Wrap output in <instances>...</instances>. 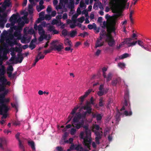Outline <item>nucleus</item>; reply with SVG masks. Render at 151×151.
<instances>
[{"instance_id": "f257e3e1", "label": "nucleus", "mask_w": 151, "mask_h": 151, "mask_svg": "<svg viewBox=\"0 0 151 151\" xmlns=\"http://www.w3.org/2000/svg\"><path fill=\"white\" fill-rule=\"evenodd\" d=\"M83 127L85 129V133L86 136L84 137V132H81L79 137L80 138L83 140V143L86 146L87 148L90 149V145H91L92 139L91 137V130L88 129V126L85 125L83 126Z\"/></svg>"}, {"instance_id": "f03ea898", "label": "nucleus", "mask_w": 151, "mask_h": 151, "mask_svg": "<svg viewBox=\"0 0 151 151\" xmlns=\"http://www.w3.org/2000/svg\"><path fill=\"white\" fill-rule=\"evenodd\" d=\"M100 128V127L98 125L95 124L93 126V131L96 136L95 141L98 145L100 144L99 140L101 138L103 135V132L101 131H99Z\"/></svg>"}, {"instance_id": "7ed1b4c3", "label": "nucleus", "mask_w": 151, "mask_h": 151, "mask_svg": "<svg viewBox=\"0 0 151 151\" xmlns=\"http://www.w3.org/2000/svg\"><path fill=\"white\" fill-rule=\"evenodd\" d=\"M80 119V118L78 117V114L76 113V115L73 118L72 122V126L77 129H79L83 127L84 124V121L83 119L79 121Z\"/></svg>"}, {"instance_id": "20e7f679", "label": "nucleus", "mask_w": 151, "mask_h": 151, "mask_svg": "<svg viewBox=\"0 0 151 151\" xmlns=\"http://www.w3.org/2000/svg\"><path fill=\"white\" fill-rule=\"evenodd\" d=\"M106 41L107 42L108 45L111 47H112L115 44V42L111 34H108L106 35Z\"/></svg>"}, {"instance_id": "39448f33", "label": "nucleus", "mask_w": 151, "mask_h": 151, "mask_svg": "<svg viewBox=\"0 0 151 151\" xmlns=\"http://www.w3.org/2000/svg\"><path fill=\"white\" fill-rule=\"evenodd\" d=\"M7 79L4 76L0 77V92L4 91L5 90V86L6 85H9V82L6 84Z\"/></svg>"}, {"instance_id": "423d86ee", "label": "nucleus", "mask_w": 151, "mask_h": 151, "mask_svg": "<svg viewBox=\"0 0 151 151\" xmlns=\"http://www.w3.org/2000/svg\"><path fill=\"white\" fill-rule=\"evenodd\" d=\"M116 22L114 21L112 22L111 26L107 27V31L108 32V34H111L112 32H115L116 30Z\"/></svg>"}, {"instance_id": "0eeeda50", "label": "nucleus", "mask_w": 151, "mask_h": 151, "mask_svg": "<svg viewBox=\"0 0 151 151\" xmlns=\"http://www.w3.org/2000/svg\"><path fill=\"white\" fill-rule=\"evenodd\" d=\"M64 48L63 44L58 45L55 44L52 45V48L53 50H57L58 52L60 51Z\"/></svg>"}, {"instance_id": "6e6552de", "label": "nucleus", "mask_w": 151, "mask_h": 151, "mask_svg": "<svg viewBox=\"0 0 151 151\" xmlns=\"http://www.w3.org/2000/svg\"><path fill=\"white\" fill-rule=\"evenodd\" d=\"M90 103L87 102V104L86 106H83L82 108L83 109L85 110H86V111L88 113V114H90L92 113V109L91 106L89 105Z\"/></svg>"}, {"instance_id": "1a4fd4ad", "label": "nucleus", "mask_w": 151, "mask_h": 151, "mask_svg": "<svg viewBox=\"0 0 151 151\" xmlns=\"http://www.w3.org/2000/svg\"><path fill=\"white\" fill-rule=\"evenodd\" d=\"M102 39V37L100 36L99 38L97 39L96 43H95V48H97L98 47H101L104 44V42H101Z\"/></svg>"}, {"instance_id": "9d476101", "label": "nucleus", "mask_w": 151, "mask_h": 151, "mask_svg": "<svg viewBox=\"0 0 151 151\" xmlns=\"http://www.w3.org/2000/svg\"><path fill=\"white\" fill-rule=\"evenodd\" d=\"M91 91V89H88L87 91L85 92L83 96H81L80 97V101H81L80 103L81 105L82 104L84 100V99L88 96Z\"/></svg>"}, {"instance_id": "9b49d317", "label": "nucleus", "mask_w": 151, "mask_h": 151, "mask_svg": "<svg viewBox=\"0 0 151 151\" xmlns=\"http://www.w3.org/2000/svg\"><path fill=\"white\" fill-rule=\"evenodd\" d=\"M0 109L3 112V111L5 113H6L9 110L8 106L5 104H2L0 106Z\"/></svg>"}, {"instance_id": "f8f14e48", "label": "nucleus", "mask_w": 151, "mask_h": 151, "mask_svg": "<svg viewBox=\"0 0 151 151\" xmlns=\"http://www.w3.org/2000/svg\"><path fill=\"white\" fill-rule=\"evenodd\" d=\"M17 19V16L15 14H13L9 19V21L11 22L12 25L14 26L15 24V21Z\"/></svg>"}, {"instance_id": "ddd939ff", "label": "nucleus", "mask_w": 151, "mask_h": 151, "mask_svg": "<svg viewBox=\"0 0 151 151\" xmlns=\"http://www.w3.org/2000/svg\"><path fill=\"white\" fill-rule=\"evenodd\" d=\"M77 113L78 114V117L83 120L85 119L86 114H88V113L86 111L83 112L82 114H81L80 112H77Z\"/></svg>"}, {"instance_id": "4468645a", "label": "nucleus", "mask_w": 151, "mask_h": 151, "mask_svg": "<svg viewBox=\"0 0 151 151\" xmlns=\"http://www.w3.org/2000/svg\"><path fill=\"white\" fill-rule=\"evenodd\" d=\"M23 59V57L22 56V55L21 54V53H20V54L18 55V58H16V62L15 63H21Z\"/></svg>"}, {"instance_id": "2eb2a0df", "label": "nucleus", "mask_w": 151, "mask_h": 151, "mask_svg": "<svg viewBox=\"0 0 151 151\" xmlns=\"http://www.w3.org/2000/svg\"><path fill=\"white\" fill-rule=\"evenodd\" d=\"M133 39L132 38H127L124 41H123L122 43H123V44H127V45H129L132 42Z\"/></svg>"}, {"instance_id": "dca6fc26", "label": "nucleus", "mask_w": 151, "mask_h": 151, "mask_svg": "<svg viewBox=\"0 0 151 151\" xmlns=\"http://www.w3.org/2000/svg\"><path fill=\"white\" fill-rule=\"evenodd\" d=\"M14 35L15 37H18V39H20L21 37V34L20 31L15 30L14 33Z\"/></svg>"}, {"instance_id": "f3484780", "label": "nucleus", "mask_w": 151, "mask_h": 151, "mask_svg": "<svg viewBox=\"0 0 151 151\" xmlns=\"http://www.w3.org/2000/svg\"><path fill=\"white\" fill-rule=\"evenodd\" d=\"M129 109V113L127 111H125L124 112V114L126 116H131L132 114V112L130 109V104L128 106Z\"/></svg>"}, {"instance_id": "a211bd4d", "label": "nucleus", "mask_w": 151, "mask_h": 151, "mask_svg": "<svg viewBox=\"0 0 151 151\" xmlns=\"http://www.w3.org/2000/svg\"><path fill=\"white\" fill-rule=\"evenodd\" d=\"M9 100L8 99H5V98H0V104H5L4 103H9Z\"/></svg>"}, {"instance_id": "6ab92c4d", "label": "nucleus", "mask_w": 151, "mask_h": 151, "mask_svg": "<svg viewBox=\"0 0 151 151\" xmlns=\"http://www.w3.org/2000/svg\"><path fill=\"white\" fill-rule=\"evenodd\" d=\"M121 2V0H111L110 3L112 5L118 4Z\"/></svg>"}, {"instance_id": "aec40b11", "label": "nucleus", "mask_w": 151, "mask_h": 151, "mask_svg": "<svg viewBox=\"0 0 151 151\" xmlns=\"http://www.w3.org/2000/svg\"><path fill=\"white\" fill-rule=\"evenodd\" d=\"M6 41L7 43H8L9 45H10L11 46H13L14 44L17 45V42L16 40L13 42L7 39L6 40Z\"/></svg>"}, {"instance_id": "412c9836", "label": "nucleus", "mask_w": 151, "mask_h": 151, "mask_svg": "<svg viewBox=\"0 0 151 151\" xmlns=\"http://www.w3.org/2000/svg\"><path fill=\"white\" fill-rule=\"evenodd\" d=\"M28 145L30 146L33 150H35V143L33 141H28Z\"/></svg>"}, {"instance_id": "4be33fe9", "label": "nucleus", "mask_w": 151, "mask_h": 151, "mask_svg": "<svg viewBox=\"0 0 151 151\" xmlns=\"http://www.w3.org/2000/svg\"><path fill=\"white\" fill-rule=\"evenodd\" d=\"M42 24H39L38 26V31L40 32L41 31H42V33L43 34L45 33V30L43 29L42 26Z\"/></svg>"}, {"instance_id": "5701e85b", "label": "nucleus", "mask_w": 151, "mask_h": 151, "mask_svg": "<svg viewBox=\"0 0 151 151\" xmlns=\"http://www.w3.org/2000/svg\"><path fill=\"white\" fill-rule=\"evenodd\" d=\"M64 43L66 45H69L70 46H72L71 41L68 38L66 39Z\"/></svg>"}, {"instance_id": "b1692460", "label": "nucleus", "mask_w": 151, "mask_h": 151, "mask_svg": "<svg viewBox=\"0 0 151 151\" xmlns=\"http://www.w3.org/2000/svg\"><path fill=\"white\" fill-rule=\"evenodd\" d=\"M13 28L15 30L18 31H19L21 32L22 31V27L19 26H13Z\"/></svg>"}, {"instance_id": "393cba45", "label": "nucleus", "mask_w": 151, "mask_h": 151, "mask_svg": "<svg viewBox=\"0 0 151 151\" xmlns=\"http://www.w3.org/2000/svg\"><path fill=\"white\" fill-rule=\"evenodd\" d=\"M6 143V141L5 139H1L0 140V147L3 149V145L5 144Z\"/></svg>"}, {"instance_id": "a878e982", "label": "nucleus", "mask_w": 151, "mask_h": 151, "mask_svg": "<svg viewBox=\"0 0 151 151\" xmlns=\"http://www.w3.org/2000/svg\"><path fill=\"white\" fill-rule=\"evenodd\" d=\"M93 117H96V119L97 121H100L101 119L102 116L100 114H98L97 115L94 114L93 116Z\"/></svg>"}, {"instance_id": "bb28decb", "label": "nucleus", "mask_w": 151, "mask_h": 151, "mask_svg": "<svg viewBox=\"0 0 151 151\" xmlns=\"http://www.w3.org/2000/svg\"><path fill=\"white\" fill-rule=\"evenodd\" d=\"M40 35V37L39 39V40L40 41H42L43 40L44 38L46 39L47 38V36L46 35H45V33L42 34V35Z\"/></svg>"}, {"instance_id": "cd10ccee", "label": "nucleus", "mask_w": 151, "mask_h": 151, "mask_svg": "<svg viewBox=\"0 0 151 151\" xmlns=\"http://www.w3.org/2000/svg\"><path fill=\"white\" fill-rule=\"evenodd\" d=\"M119 78H116L113 80L111 84L113 86H116L117 83H119Z\"/></svg>"}, {"instance_id": "c85d7f7f", "label": "nucleus", "mask_w": 151, "mask_h": 151, "mask_svg": "<svg viewBox=\"0 0 151 151\" xmlns=\"http://www.w3.org/2000/svg\"><path fill=\"white\" fill-rule=\"evenodd\" d=\"M44 8L45 7L43 5H40V6H36V9L38 12H40L42 10L44 9Z\"/></svg>"}, {"instance_id": "c756f323", "label": "nucleus", "mask_w": 151, "mask_h": 151, "mask_svg": "<svg viewBox=\"0 0 151 151\" xmlns=\"http://www.w3.org/2000/svg\"><path fill=\"white\" fill-rule=\"evenodd\" d=\"M106 78V80L107 82L110 81L111 79L112 78L111 73H109L108 75L107 76H106V78Z\"/></svg>"}, {"instance_id": "7c9ffc66", "label": "nucleus", "mask_w": 151, "mask_h": 151, "mask_svg": "<svg viewBox=\"0 0 151 151\" xmlns=\"http://www.w3.org/2000/svg\"><path fill=\"white\" fill-rule=\"evenodd\" d=\"M103 100V98H101L99 100V106L100 107L103 106H104V103Z\"/></svg>"}, {"instance_id": "2f4dec72", "label": "nucleus", "mask_w": 151, "mask_h": 151, "mask_svg": "<svg viewBox=\"0 0 151 151\" xmlns=\"http://www.w3.org/2000/svg\"><path fill=\"white\" fill-rule=\"evenodd\" d=\"M129 56V55L127 53H125L122 55L121 56L119 57V58L121 59H123Z\"/></svg>"}, {"instance_id": "473e14b6", "label": "nucleus", "mask_w": 151, "mask_h": 151, "mask_svg": "<svg viewBox=\"0 0 151 151\" xmlns=\"http://www.w3.org/2000/svg\"><path fill=\"white\" fill-rule=\"evenodd\" d=\"M77 34V31L76 30H73L70 32V36L72 37H73L75 36Z\"/></svg>"}, {"instance_id": "72a5a7b5", "label": "nucleus", "mask_w": 151, "mask_h": 151, "mask_svg": "<svg viewBox=\"0 0 151 151\" xmlns=\"http://www.w3.org/2000/svg\"><path fill=\"white\" fill-rule=\"evenodd\" d=\"M5 73V70L4 68H0V76H4Z\"/></svg>"}, {"instance_id": "f704fd0d", "label": "nucleus", "mask_w": 151, "mask_h": 151, "mask_svg": "<svg viewBox=\"0 0 151 151\" xmlns=\"http://www.w3.org/2000/svg\"><path fill=\"white\" fill-rule=\"evenodd\" d=\"M19 148L22 150H24V147L23 144L22 143V142L21 140H19Z\"/></svg>"}, {"instance_id": "c9c22d12", "label": "nucleus", "mask_w": 151, "mask_h": 151, "mask_svg": "<svg viewBox=\"0 0 151 151\" xmlns=\"http://www.w3.org/2000/svg\"><path fill=\"white\" fill-rule=\"evenodd\" d=\"M13 50L17 52H19V54H20L22 50L21 49L17 47H16L15 48H13Z\"/></svg>"}, {"instance_id": "e433bc0d", "label": "nucleus", "mask_w": 151, "mask_h": 151, "mask_svg": "<svg viewBox=\"0 0 151 151\" xmlns=\"http://www.w3.org/2000/svg\"><path fill=\"white\" fill-rule=\"evenodd\" d=\"M7 91H5L4 92L2 93H0V98H4L6 95L8 93Z\"/></svg>"}, {"instance_id": "4c0bfd02", "label": "nucleus", "mask_w": 151, "mask_h": 151, "mask_svg": "<svg viewBox=\"0 0 151 151\" xmlns=\"http://www.w3.org/2000/svg\"><path fill=\"white\" fill-rule=\"evenodd\" d=\"M28 33L31 35L34 34V36L35 37V33L34 30L33 29L29 30L28 32Z\"/></svg>"}, {"instance_id": "58836bf2", "label": "nucleus", "mask_w": 151, "mask_h": 151, "mask_svg": "<svg viewBox=\"0 0 151 151\" xmlns=\"http://www.w3.org/2000/svg\"><path fill=\"white\" fill-rule=\"evenodd\" d=\"M107 34H106V32L104 30H102L101 31L100 33V36H106V35Z\"/></svg>"}, {"instance_id": "ea45409f", "label": "nucleus", "mask_w": 151, "mask_h": 151, "mask_svg": "<svg viewBox=\"0 0 151 151\" xmlns=\"http://www.w3.org/2000/svg\"><path fill=\"white\" fill-rule=\"evenodd\" d=\"M36 45L35 44H34L33 43L30 42L29 45V47L31 50H33L34 49Z\"/></svg>"}, {"instance_id": "a19ab883", "label": "nucleus", "mask_w": 151, "mask_h": 151, "mask_svg": "<svg viewBox=\"0 0 151 151\" xmlns=\"http://www.w3.org/2000/svg\"><path fill=\"white\" fill-rule=\"evenodd\" d=\"M88 35V34L87 32H85L83 33H80L79 36L84 38L86 36Z\"/></svg>"}, {"instance_id": "79ce46f5", "label": "nucleus", "mask_w": 151, "mask_h": 151, "mask_svg": "<svg viewBox=\"0 0 151 151\" xmlns=\"http://www.w3.org/2000/svg\"><path fill=\"white\" fill-rule=\"evenodd\" d=\"M84 19L85 17H84L82 16L80 18H78V21L79 22L82 23L83 22Z\"/></svg>"}, {"instance_id": "37998d69", "label": "nucleus", "mask_w": 151, "mask_h": 151, "mask_svg": "<svg viewBox=\"0 0 151 151\" xmlns=\"http://www.w3.org/2000/svg\"><path fill=\"white\" fill-rule=\"evenodd\" d=\"M21 42L22 43H27L26 42V39L27 37H23L22 38L21 37Z\"/></svg>"}, {"instance_id": "c03bdc74", "label": "nucleus", "mask_w": 151, "mask_h": 151, "mask_svg": "<svg viewBox=\"0 0 151 151\" xmlns=\"http://www.w3.org/2000/svg\"><path fill=\"white\" fill-rule=\"evenodd\" d=\"M80 6L81 8L84 7L85 8L86 7V5H85V4L83 1H81L80 3Z\"/></svg>"}, {"instance_id": "a18cd8bd", "label": "nucleus", "mask_w": 151, "mask_h": 151, "mask_svg": "<svg viewBox=\"0 0 151 151\" xmlns=\"http://www.w3.org/2000/svg\"><path fill=\"white\" fill-rule=\"evenodd\" d=\"M7 16V14L6 13H3L2 15L1 16V18L2 19L3 21H6V18Z\"/></svg>"}, {"instance_id": "49530a36", "label": "nucleus", "mask_w": 151, "mask_h": 151, "mask_svg": "<svg viewBox=\"0 0 151 151\" xmlns=\"http://www.w3.org/2000/svg\"><path fill=\"white\" fill-rule=\"evenodd\" d=\"M76 132V129L74 128H72L71 129V130H70V134L72 135H74L75 134Z\"/></svg>"}, {"instance_id": "de8ad7c7", "label": "nucleus", "mask_w": 151, "mask_h": 151, "mask_svg": "<svg viewBox=\"0 0 151 151\" xmlns=\"http://www.w3.org/2000/svg\"><path fill=\"white\" fill-rule=\"evenodd\" d=\"M76 22V20H74V21H73V23L70 25V28L73 29L75 28V27L76 26V25L75 24Z\"/></svg>"}, {"instance_id": "09e8293b", "label": "nucleus", "mask_w": 151, "mask_h": 151, "mask_svg": "<svg viewBox=\"0 0 151 151\" xmlns=\"http://www.w3.org/2000/svg\"><path fill=\"white\" fill-rule=\"evenodd\" d=\"M55 29L54 27L52 26H50L48 27V30L49 31L51 32H52L53 30Z\"/></svg>"}, {"instance_id": "8fccbe9b", "label": "nucleus", "mask_w": 151, "mask_h": 151, "mask_svg": "<svg viewBox=\"0 0 151 151\" xmlns=\"http://www.w3.org/2000/svg\"><path fill=\"white\" fill-rule=\"evenodd\" d=\"M124 101H128L129 99V95L128 93H125L124 96Z\"/></svg>"}, {"instance_id": "3c124183", "label": "nucleus", "mask_w": 151, "mask_h": 151, "mask_svg": "<svg viewBox=\"0 0 151 151\" xmlns=\"http://www.w3.org/2000/svg\"><path fill=\"white\" fill-rule=\"evenodd\" d=\"M82 14H85L86 17H87L88 16V12L86 9H85L83 10L82 12Z\"/></svg>"}, {"instance_id": "603ef678", "label": "nucleus", "mask_w": 151, "mask_h": 151, "mask_svg": "<svg viewBox=\"0 0 151 151\" xmlns=\"http://www.w3.org/2000/svg\"><path fill=\"white\" fill-rule=\"evenodd\" d=\"M52 50V48L51 49H49L47 50H45L44 51V53L45 55H46L47 53H50Z\"/></svg>"}, {"instance_id": "864d4df0", "label": "nucleus", "mask_w": 151, "mask_h": 151, "mask_svg": "<svg viewBox=\"0 0 151 151\" xmlns=\"http://www.w3.org/2000/svg\"><path fill=\"white\" fill-rule=\"evenodd\" d=\"M118 66L121 68H123L125 67V65L124 63H118Z\"/></svg>"}, {"instance_id": "5fc2aeb1", "label": "nucleus", "mask_w": 151, "mask_h": 151, "mask_svg": "<svg viewBox=\"0 0 151 151\" xmlns=\"http://www.w3.org/2000/svg\"><path fill=\"white\" fill-rule=\"evenodd\" d=\"M72 46H70L69 47H66L65 48V50L66 51H68L69 50L71 51V52H72V51L73 50V49H71V47Z\"/></svg>"}, {"instance_id": "6e6d98bb", "label": "nucleus", "mask_w": 151, "mask_h": 151, "mask_svg": "<svg viewBox=\"0 0 151 151\" xmlns=\"http://www.w3.org/2000/svg\"><path fill=\"white\" fill-rule=\"evenodd\" d=\"M78 16V14H74V15H73L72 18V20L73 21H74V20H76V19L77 17Z\"/></svg>"}, {"instance_id": "4d7b16f0", "label": "nucleus", "mask_w": 151, "mask_h": 151, "mask_svg": "<svg viewBox=\"0 0 151 151\" xmlns=\"http://www.w3.org/2000/svg\"><path fill=\"white\" fill-rule=\"evenodd\" d=\"M137 43V41H134L133 42H131V43L129 45H128V46L129 47H130V46H134L136 45V44Z\"/></svg>"}, {"instance_id": "13d9d810", "label": "nucleus", "mask_w": 151, "mask_h": 151, "mask_svg": "<svg viewBox=\"0 0 151 151\" xmlns=\"http://www.w3.org/2000/svg\"><path fill=\"white\" fill-rule=\"evenodd\" d=\"M13 124L16 125H19L20 124V122L18 120L15 121L14 122Z\"/></svg>"}, {"instance_id": "bf43d9fd", "label": "nucleus", "mask_w": 151, "mask_h": 151, "mask_svg": "<svg viewBox=\"0 0 151 151\" xmlns=\"http://www.w3.org/2000/svg\"><path fill=\"white\" fill-rule=\"evenodd\" d=\"M7 70L10 71V72H12L13 70V67L12 66L10 65V66H9L8 68H7Z\"/></svg>"}, {"instance_id": "052dcab7", "label": "nucleus", "mask_w": 151, "mask_h": 151, "mask_svg": "<svg viewBox=\"0 0 151 151\" xmlns=\"http://www.w3.org/2000/svg\"><path fill=\"white\" fill-rule=\"evenodd\" d=\"M80 149H82V147H81L80 145H76V146H75V150H78Z\"/></svg>"}, {"instance_id": "680f3d73", "label": "nucleus", "mask_w": 151, "mask_h": 151, "mask_svg": "<svg viewBox=\"0 0 151 151\" xmlns=\"http://www.w3.org/2000/svg\"><path fill=\"white\" fill-rule=\"evenodd\" d=\"M75 146H76V145H74L73 144H72L70 147V149L72 150H75Z\"/></svg>"}, {"instance_id": "e2e57ef3", "label": "nucleus", "mask_w": 151, "mask_h": 151, "mask_svg": "<svg viewBox=\"0 0 151 151\" xmlns=\"http://www.w3.org/2000/svg\"><path fill=\"white\" fill-rule=\"evenodd\" d=\"M97 94L99 96H101L104 94V93L103 92V91L99 90V91H98Z\"/></svg>"}, {"instance_id": "0e129e2a", "label": "nucleus", "mask_w": 151, "mask_h": 151, "mask_svg": "<svg viewBox=\"0 0 151 151\" xmlns=\"http://www.w3.org/2000/svg\"><path fill=\"white\" fill-rule=\"evenodd\" d=\"M62 34L65 36L67 35V31L65 29L63 30L62 32Z\"/></svg>"}, {"instance_id": "69168bd1", "label": "nucleus", "mask_w": 151, "mask_h": 151, "mask_svg": "<svg viewBox=\"0 0 151 151\" xmlns=\"http://www.w3.org/2000/svg\"><path fill=\"white\" fill-rule=\"evenodd\" d=\"M121 15L122 14L121 13L118 12H116L115 14V17L116 18H117L118 17L121 16Z\"/></svg>"}, {"instance_id": "338daca9", "label": "nucleus", "mask_w": 151, "mask_h": 151, "mask_svg": "<svg viewBox=\"0 0 151 151\" xmlns=\"http://www.w3.org/2000/svg\"><path fill=\"white\" fill-rule=\"evenodd\" d=\"M24 21H22V22L18 23V26H19L21 27H23L24 26Z\"/></svg>"}, {"instance_id": "774afa93", "label": "nucleus", "mask_w": 151, "mask_h": 151, "mask_svg": "<svg viewBox=\"0 0 151 151\" xmlns=\"http://www.w3.org/2000/svg\"><path fill=\"white\" fill-rule=\"evenodd\" d=\"M101 52V50H98L95 53V55L97 56H99V55L100 54Z\"/></svg>"}]
</instances>
